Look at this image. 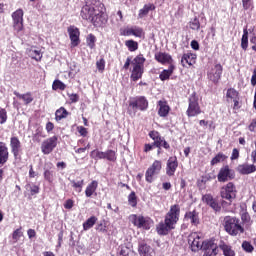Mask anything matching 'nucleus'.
<instances>
[{
	"instance_id": "32",
	"label": "nucleus",
	"mask_w": 256,
	"mask_h": 256,
	"mask_svg": "<svg viewBox=\"0 0 256 256\" xmlns=\"http://www.w3.org/2000/svg\"><path fill=\"white\" fill-rule=\"evenodd\" d=\"M247 47H249V31L247 30V28H244L241 39V48L244 51H247Z\"/></svg>"
},
{
	"instance_id": "8",
	"label": "nucleus",
	"mask_w": 256,
	"mask_h": 256,
	"mask_svg": "<svg viewBox=\"0 0 256 256\" xmlns=\"http://www.w3.org/2000/svg\"><path fill=\"white\" fill-rule=\"evenodd\" d=\"M221 75H223V66L220 63L213 65L207 72V78L215 84L219 83Z\"/></svg>"
},
{
	"instance_id": "41",
	"label": "nucleus",
	"mask_w": 256,
	"mask_h": 256,
	"mask_svg": "<svg viewBox=\"0 0 256 256\" xmlns=\"http://www.w3.org/2000/svg\"><path fill=\"white\" fill-rule=\"evenodd\" d=\"M66 87L67 86L60 80H55L52 85V89L54 91H57V89H60V91H65Z\"/></svg>"
},
{
	"instance_id": "36",
	"label": "nucleus",
	"mask_w": 256,
	"mask_h": 256,
	"mask_svg": "<svg viewBox=\"0 0 256 256\" xmlns=\"http://www.w3.org/2000/svg\"><path fill=\"white\" fill-rule=\"evenodd\" d=\"M220 249L223 251L225 256H235V250L227 244H221Z\"/></svg>"
},
{
	"instance_id": "42",
	"label": "nucleus",
	"mask_w": 256,
	"mask_h": 256,
	"mask_svg": "<svg viewBox=\"0 0 256 256\" xmlns=\"http://www.w3.org/2000/svg\"><path fill=\"white\" fill-rule=\"evenodd\" d=\"M26 191H30V195H37L39 193V186L27 184L25 186Z\"/></svg>"
},
{
	"instance_id": "25",
	"label": "nucleus",
	"mask_w": 256,
	"mask_h": 256,
	"mask_svg": "<svg viewBox=\"0 0 256 256\" xmlns=\"http://www.w3.org/2000/svg\"><path fill=\"white\" fill-rule=\"evenodd\" d=\"M173 229L174 228L170 226L165 220L164 222H160L156 227L158 235H168L169 231Z\"/></svg>"
},
{
	"instance_id": "7",
	"label": "nucleus",
	"mask_w": 256,
	"mask_h": 256,
	"mask_svg": "<svg viewBox=\"0 0 256 256\" xmlns=\"http://www.w3.org/2000/svg\"><path fill=\"white\" fill-rule=\"evenodd\" d=\"M203 238H201V235L197 232H192L188 236V244L190 245L191 251L194 253H197V251H200L203 249Z\"/></svg>"
},
{
	"instance_id": "22",
	"label": "nucleus",
	"mask_w": 256,
	"mask_h": 256,
	"mask_svg": "<svg viewBox=\"0 0 256 256\" xmlns=\"http://www.w3.org/2000/svg\"><path fill=\"white\" fill-rule=\"evenodd\" d=\"M9 161V148L4 142H0V165H5Z\"/></svg>"
},
{
	"instance_id": "54",
	"label": "nucleus",
	"mask_w": 256,
	"mask_h": 256,
	"mask_svg": "<svg viewBox=\"0 0 256 256\" xmlns=\"http://www.w3.org/2000/svg\"><path fill=\"white\" fill-rule=\"evenodd\" d=\"M96 231H99V233H107V226L104 222H101L100 224H97Z\"/></svg>"
},
{
	"instance_id": "31",
	"label": "nucleus",
	"mask_w": 256,
	"mask_h": 256,
	"mask_svg": "<svg viewBox=\"0 0 256 256\" xmlns=\"http://www.w3.org/2000/svg\"><path fill=\"white\" fill-rule=\"evenodd\" d=\"M173 71H175V66L173 65H170L168 67V69L166 70H163L161 73H160V80L161 81H167V79H169V77H171L173 75Z\"/></svg>"
},
{
	"instance_id": "1",
	"label": "nucleus",
	"mask_w": 256,
	"mask_h": 256,
	"mask_svg": "<svg viewBox=\"0 0 256 256\" xmlns=\"http://www.w3.org/2000/svg\"><path fill=\"white\" fill-rule=\"evenodd\" d=\"M81 17L85 21H91L94 27H103L107 23V14L103 12V4L96 0H87L81 9Z\"/></svg>"
},
{
	"instance_id": "40",
	"label": "nucleus",
	"mask_w": 256,
	"mask_h": 256,
	"mask_svg": "<svg viewBox=\"0 0 256 256\" xmlns=\"http://www.w3.org/2000/svg\"><path fill=\"white\" fill-rule=\"evenodd\" d=\"M97 41V38L93 34H89L86 38V43L90 49L95 48V42Z\"/></svg>"
},
{
	"instance_id": "34",
	"label": "nucleus",
	"mask_w": 256,
	"mask_h": 256,
	"mask_svg": "<svg viewBox=\"0 0 256 256\" xmlns=\"http://www.w3.org/2000/svg\"><path fill=\"white\" fill-rule=\"evenodd\" d=\"M29 56L35 61H41V59H43V54L41 53V50H37L35 48L29 50Z\"/></svg>"
},
{
	"instance_id": "2",
	"label": "nucleus",
	"mask_w": 256,
	"mask_h": 256,
	"mask_svg": "<svg viewBox=\"0 0 256 256\" xmlns=\"http://www.w3.org/2000/svg\"><path fill=\"white\" fill-rule=\"evenodd\" d=\"M224 229L232 237H237L240 233H245V228L241 225V220L235 216L224 217Z\"/></svg>"
},
{
	"instance_id": "11",
	"label": "nucleus",
	"mask_w": 256,
	"mask_h": 256,
	"mask_svg": "<svg viewBox=\"0 0 256 256\" xmlns=\"http://www.w3.org/2000/svg\"><path fill=\"white\" fill-rule=\"evenodd\" d=\"M235 179V171L231 170L229 166L222 167L217 175L219 183H227V181H233Z\"/></svg>"
},
{
	"instance_id": "61",
	"label": "nucleus",
	"mask_w": 256,
	"mask_h": 256,
	"mask_svg": "<svg viewBox=\"0 0 256 256\" xmlns=\"http://www.w3.org/2000/svg\"><path fill=\"white\" fill-rule=\"evenodd\" d=\"M149 137H151L155 141L158 137H161V135L157 131H151L149 133Z\"/></svg>"
},
{
	"instance_id": "43",
	"label": "nucleus",
	"mask_w": 256,
	"mask_h": 256,
	"mask_svg": "<svg viewBox=\"0 0 256 256\" xmlns=\"http://www.w3.org/2000/svg\"><path fill=\"white\" fill-rule=\"evenodd\" d=\"M242 249L246 252V253H253V251L255 250V248L253 247V245L251 244V242L248 241H244L242 243Z\"/></svg>"
},
{
	"instance_id": "53",
	"label": "nucleus",
	"mask_w": 256,
	"mask_h": 256,
	"mask_svg": "<svg viewBox=\"0 0 256 256\" xmlns=\"http://www.w3.org/2000/svg\"><path fill=\"white\" fill-rule=\"evenodd\" d=\"M44 179H46V181H48L49 183H53V171L45 170Z\"/></svg>"
},
{
	"instance_id": "21",
	"label": "nucleus",
	"mask_w": 256,
	"mask_h": 256,
	"mask_svg": "<svg viewBox=\"0 0 256 256\" xmlns=\"http://www.w3.org/2000/svg\"><path fill=\"white\" fill-rule=\"evenodd\" d=\"M124 35H127V36L133 35L134 37H138L139 39H141V37L145 35V32H143V28L139 26H133L131 28H126L124 30Z\"/></svg>"
},
{
	"instance_id": "56",
	"label": "nucleus",
	"mask_w": 256,
	"mask_h": 256,
	"mask_svg": "<svg viewBox=\"0 0 256 256\" xmlns=\"http://www.w3.org/2000/svg\"><path fill=\"white\" fill-rule=\"evenodd\" d=\"M164 139L165 138L158 136L152 144H154V147H162Z\"/></svg>"
},
{
	"instance_id": "17",
	"label": "nucleus",
	"mask_w": 256,
	"mask_h": 256,
	"mask_svg": "<svg viewBox=\"0 0 256 256\" xmlns=\"http://www.w3.org/2000/svg\"><path fill=\"white\" fill-rule=\"evenodd\" d=\"M177 167H179V162L177 161V157H170L167 161L166 166V174L168 177H173L175 172L177 171Z\"/></svg>"
},
{
	"instance_id": "27",
	"label": "nucleus",
	"mask_w": 256,
	"mask_h": 256,
	"mask_svg": "<svg viewBox=\"0 0 256 256\" xmlns=\"http://www.w3.org/2000/svg\"><path fill=\"white\" fill-rule=\"evenodd\" d=\"M139 254L141 256H152L153 255V248L151 246L141 243L138 248Z\"/></svg>"
},
{
	"instance_id": "59",
	"label": "nucleus",
	"mask_w": 256,
	"mask_h": 256,
	"mask_svg": "<svg viewBox=\"0 0 256 256\" xmlns=\"http://www.w3.org/2000/svg\"><path fill=\"white\" fill-rule=\"evenodd\" d=\"M77 129L82 137H87V133H88L87 128H85L83 126H78Z\"/></svg>"
},
{
	"instance_id": "4",
	"label": "nucleus",
	"mask_w": 256,
	"mask_h": 256,
	"mask_svg": "<svg viewBox=\"0 0 256 256\" xmlns=\"http://www.w3.org/2000/svg\"><path fill=\"white\" fill-rule=\"evenodd\" d=\"M147 107H149V101L145 96H136L129 101L130 115H135L137 111H147Z\"/></svg>"
},
{
	"instance_id": "63",
	"label": "nucleus",
	"mask_w": 256,
	"mask_h": 256,
	"mask_svg": "<svg viewBox=\"0 0 256 256\" xmlns=\"http://www.w3.org/2000/svg\"><path fill=\"white\" fill-rule=\"evenodd\" d=\"M251 85L253 87H255V85H256V68L253 70V74H252V77H251Z\"/></svg>"
},
{
	"instance_id": "51",
	"label": "nucleus",
	"mask_w": 256,
	"mask_h": 256,
	"mask_svg": "<svg viewBox=\"0 0 256 256\" xmlns=\"http://www.w3.org/2000/svg\"><path fill=\"white\" fill-rule=\"evenodd\" d=\"M105 159H107L108 161H116L117 156L115 155V151L113 150L106 151Z\"/></svg>"
},
{
	"instance_id": "5",
	"label": "nucleus",
	"mask_w": 256,
	"mask_h": 256,
	"mask_svg": "<svg viewBox=\"0 0 256 256\" xmlns=\"http://www.w3.org/2000/svg\"><path fill=\"white\" fill-rule=\"evenodd\" d=\"M180 215H181V206H179V204H174L170 207V210L166 214L164 221L170 227L175 229V225H177Z\"/></svg>"
},
{
	"instance_id": "62",
	"label": "nucleus",
	"mask_w": 256,
	"mask_h": 256,
	"mask_svg": "<svg viewBox=\"0 0 256 256\" xmlns=\"http://www.w3.org/2000/svg\"><path fill=\"white\" fill-rule=\"evenodd\" d=\"M131 63H133V60L131 59V57H128V58L126 59V62H125V64H124V66H123V69H125V70L129 69Z\"/></svg>"
},
{
	"instance_id": "30",
	"label": "nucleus",
	"mask_w": 256,
	"mask_h": 256,
	"mask_svg": "<svg viewBox=\"0 0 256 256\" xmlns=\"http://www.w3.org/2000/svg\"><path fill=\"white\" fill-rule=\"evenodd\" d=\"M99 183L95 180H93L87 187L85 190V195L86 197H92L93 193H95L97 191V187H98Z\"/></svg>"
},
{
	"instance_id": "28",
	"label": "nucleus",
	"mask_w": 256,
	"mask_h": 256,
	"mask_svg": "<svg viewBox=\"0 0 256 256\" xmlns=\"http://www.w3.org/2000/svg\"><path fill=\"white\" fill-rule=\"evenodd\" d=\"M14 95L18 97V99H22L24 101L25 105H29V103H33V95L31 92H27L25 94H20L17 91H14Z\"/></svg>"
},
{
	"instance_id": "52",
	"label": "nucleus",
	"mask_w": 256,
	"mask_h": 256,
	"mask_svg": "<svg viewBox=\"0 0 256 256\" xmlns=\"http://www.w3.org/2000/svg\"><path fill=\"white\" fill-rule=\"evenodd\" d=\"M7 123V110L0 108V124Z\"/></svg>"
},
{
	"instance_id": "38",
	"label": "nucleus",
	"mask_w": 256,
	"mask_h": 256,
	"mask_svg": "<svg viewBox=\"0 0 256 256\" xmlns=\"http://www.w3.org/2000/svg\"><path fill=\"white\" fill-rule=\"evenodd\" d=\"M126 47L128 48V51H137V49H139V43H137L134 40H127L125 42Z\"/></svg>"
},
{
	"instance_id": "60",
	"label": "nucleus",
	"mask_w": 256,
	"mask_h": 256,
	"mask_svg": "<svg viewBox=\"0 0 256 256\" xmlns=\"http://www.w3.org/2000/svg\"><path fill=\"white\" fill-rule=\"evenodd\" d=\"M235 159H239V150L237 148H234L232 150L231 160L235 161Z\"/></svg>"
},
{
	"instance_id": "23",
	"label": "nucleus",
	"mask_w": 256,
	"mask_h": 256,
	"mask_svg": "<svg viewBox=\"0 0 256 256\" xmlns=\"http://www.w3.org/2000/svg\"><path fill=\"white\" fill-rule=\"evenodd\" d=\"M10 147L15 159H17V157H19V151H21V141H19V138L12 137L10 140Z\"/></svg>"
},
{
	"instance_id": "6",
	"label": "nucleus",
	"mask_w": 256,
	"mask_h": 256,
	"mask_svg": "<svg viewBox=\"0 0 256 256\" xmlns=\"http://www.w3.org/2000/svg\"><path fill=\"white\" fill-rule=\"evenodd\" d=\"M188 117H197L201 113V107L199 106V98L196 93H192L189 97V106L186 111Z\"/></svg>"
},
{
	"instance_id": "26",
	"label": "nucleus",
	"mask_w": 256,
	"mask_h": 256,
	"mask_svg": "<svg viewBox=\"0 0 256 256\" xmlns=\"http://www.w3.org/2000/svg\"><path fill=\"white\" fill-rule=\"evenodd\" d=\"M158 115L160 117H167L169 115V111L171 110V108L169 107V105H167L166 101L160 100L158 102Z\"/></svg>"
},
{
	"instance_id": "19",
	"label": "nucleus",
	"mask_w": 256,
	"mask_h": 256,
	"mask_svg": "<svg viewBox=\"0 0 256 256\" xmlns=\"http://www.w3.org/2000/svg\"><path fill=\"white\" fill-rule=\"evenodd\" d=\"M184 219L185 221H189L194 227H197V225L201 223V221L199 220V212H197V210L186 212Z\"/></svg>"
},
{
	"instance_id": "3",
	"label": "nucleus",
	"mask_w": 256,
	"mask_h": 256,
	"mask_svg": "<svg viewBox=\"0 0 256 256\" xmlns=\"http://www.w3.org/2000/svg\"><path fill=\"white\" fill-rule=\"evenodd\" d=\"M145 61H147V59L143 57V54H139L132 60V70L130 76L132 81H139V79L143 77V73L145 71Z\"/></svg>"
},
{
	"instance_id": "55",
	"label": "nucleus",
	"mask_w": 256,
	"mask_h": 256,
	"mask_svg": "<svg viewBox=\"0 0 256 256\" xmlns=\"http://www.w3.org/2000/svg\"><path fill=\"white\" fill-rule=\"evenodd\" d=\"M21 235H23L21 229H16L12 234V239H14V241H19V239H21Z\"/></svg>"
},
{
	"instance_id": "16",
	"label": "nucleus",
	"mask_w": 256,
	"mask_h": 256,
	"mask_svg": "<svg viewBox=\"0 0 256 256\" xmlns=\"http://www.w3.org/2000/svg\"><path fill=\"white\" fill-rule=\"evenodd\" d=\"M68 35L70 37L72 47H77L81 41L79 40V28L75 26L68 27Z\"/></svg>"
},
{
	"instance_id": "9",
	"label": "nucleus",
	"mask_w": 256,
	"mask_h": 256,
	"mask_svg": "<svg viewBox=\"0 0 256 256\" xmlns=\"http://www.w3.org/2000/svg\"><path fill=\"white\" fill-rule=\"evenodd\" d=\"M220 195L222 199H227V201H231V199H235L237 197V188L233 182H229L224 185L220 190Z\"/></svg>"
},
{
	"instance_id": "50",
	"label": "nucleus",
	"mask_w": 256,
	"mask_h": 256,
	"mask_svg": "<svg viewBox=\"0 0 256 256\" xmlns=\"http://www.w3.org/2000/svg\"><path fill=\"white\" fill-rule=\"evenodd\" d=\"M96 67L99 73H103L105 71V59L101 58L96 62Z\"/></svg>"
},
{
	"instance_id": "45",
	"label": "nucleus",
	"mask_w": 256,
	"mask_h": 256,
	"mask_svg": "<svg viewBox=\"0 0 256 256\" xmlns=\"http://www.w3.org/2000/svg\"><path fill=\"white\" fill-rule=\"evenodd\" d=\"M128 202L131 207H137V196L135 195V192H131L128 196Z\"/></svg>"
},
{
	"instance_id": "29",
	"label": "nucleus",
	"mask_w": 256,
	"mask_h": 256,
	"mask_svg": "<svg viewBox=\"0 0 256 256\" xmlns=\"http://www.w3.org/2000/svg\"><path fill=\"white\" fill-rule=\"evenodd\" d=\"M149 11H155V5L145 4L144 7L139 10L138 18L143 19V17H147V15H149Z\"/></svg>"
},
{
	"instance_id": "37",
	"label": "nucleus",
	"mask_w": 256,
	"mask_h": 256,
	"mask_svg": "<svg viewBox=\"0 0 256 256\" xmlns=\"http://www.w3.org/2000/svg\"><path fill=\"white\" fill-rule=\"evenodd\" d=\"M189 28L192 29V31H199L201 29V22H199V18L194 17L189 22Z\"/></svg>"
},
{
	"instance_id": "47",
	"label": "nucleus",
	"mask_w": 256,
	"mask_h": 256,
	"mask_svg": "<svg viewBox=\"0 0 256 256\" xmlns=\"http://www.w3.org/2000/svg\"><path fill=\"white\" fill-rule=\"evenodd\" d=\"M221 161H225V155L219 153L211 160V165H217V163H221Z\"/></svg>"
},
{
	"instance_id": "49",
	"label": "nucleus",
	"mask_w": 256,
	"mask_h": 256,
	"mask_svg": "<svg viewBox=\"0 0 256 256\" xmlns=\"http://www.w3.org/2000/svg\"><path fill=\"white\" fill-rule=\"evenodd\" d=\"M118 253L120 256H129V253H131V250L126 246H120L118 248Z\"/></svg>"
},
{
	"instance_id": "13",
	"label": "nucleus",
	"mask_w": 256,
	"mask_h": 256,
	"mask_svg": "<svg viewBox=\"0 0 256 256\" xmlns=\"http://www.w3.org/2000/svg\"><path fill=\"white\" fill-rule=\"evenodd\" d=\"M202 247L201 251H204L203 256H217V253H219L217 244L213 240H205Z\"/></svg>"
},
{
	"instance_id": "64",
	"label": "nucleus",
	"mask_w": 256,
	"mask_h": 256,
	"mask_svg": "<svg viewBox=\"0 0 256 256\" xmlns=\"http://www.w3.org/2000/svg\"><path fill=\"white\" fill-rule=\"evenodd\" d=\"M252 163L256 164V142H255V150L251 152Z\"/></svg>"
},
{
	"instance_id": "14",
	"label": "nucleus",
	"mask_w": 256,
	"mask_h": 256,
	"mask_svg": "<svg viewBox=\"0 0 256 256\" xmlns=\"http://www.w3.org/2000/svg\"><path fill=\"white\" fill-rule=\"evenodd\" d=\"M134 225L138 227V229H151V226L153 225V220L149 217L144 216H134Z\"/></svg>"
},
{
	"instance_id": "35",
	"label": "nucleus",
	"mask_w": 256,
	"mask_h": 256,
	"mask_svg": "<svg viewBox=\"0 0 256 256\" xmlns=\"http://www.w3.org/2000/svg\"><path fill=\"white\" fill-rule=\"evenodd\" d=\"M95 223H97V217L91 216L90 218H88L86 222L83 223L84 231H89V229H91V227H93Z\"/></svg>"
},
{
	"instance_id": "10",
	"label": "nucleus",
	"mask_w": 256,
	"mask_h": 256,
	"mask_svg": "<svg viewBox=\"0 0 256 256\" xmlns=\"http://www.w3.org/2000/svg\"><path fill=\"white\" fill-rule=\"evenodd\" d=\"M162 162L159 160H155L153 162V164L147 169L146 173H145V178L147 183H153V177H155V175H159V173H161V169H162Z\"/></svg>"
},
{
	"instance_id": "24",
	"label": "nucleus",
	"mask_w": 256,
	"mask_h": 256,
	"mask_svg": "<svg viewBox=\"0 0 256 256\" xmlns=\"http://www.w3.org/2000/svg\"><path fill=\"white\" fill-rule=\"evenodd\" d=\"M196 59H197V55L193 53H186V54H183L181 58V64L183 67H187V65L191 67V65H195Z\"/></svg>"
},
{
	"instance_id": "44",
	"label": "nucleus",
	"mask_w": 256,
	"mask_h": 256,
	"mask_svg": "<svg viewBox=\"0 0 256 256\" xmlns=\"http://www.w3.org/2000/svg\"><path fill=\"white\" fill-rule=\"evenodd\" d=\"M226 97L228 99H237V97H239V92H237V90L233 89V88H230L227 90V94H226Z\"/></svg>"
},
{
	"instance_id": "18",
	"label": "nucleus",
	"mask_w": 256,
	"mask_h": 256,
	"mask_svg": "<svg viewBox=\"0 0 256 256\" xmlns=\"http://www.w3.org/2000/svg\"><path fill=\"white\" fill-rule=\"evenodd\" d=\"M236 171H238L240 175H251V173H255L256 166L255 164L244 163V164L238 165V167L236 168Z\"/></svg>"
},
{
	"instance_id": "33",
	"label": "nucleus",
	"mask_w": 256,
	"mask_h": 256,
	"mask_svg": "<svg viewBox=\"0 0 256 256\" xmlns=\"http://www.w3.org/2000/svg\"><path fill=\"white\" fill-rule=\"evenodd\" d=\"M69 115V112H67V109L64 107L59 108L55 112V119L56 121H61V119H66V117Z\"/></svg>"
},
{
	"instance_id": "46",
	"label": "nucleus",
	"mask_w": 256,
	"mask_h": 256,
	"mask_svg": "<svg viewBox=\"0 0 256 256\" xmlns=\"http://www.w3.org/2000/svg\"><path fill=\"white\" fill-rule=\"evenodd\" d=\"M215 198H213V195L211 194H205L202 196L203 203H206V205H210L214 202Z\"/></svg>"
},
{
	"instance_id": "15",
	"label": "nucleus",
	"mask_w": 256,
	"mask_h": 256,
	"mask_svg": "<svg viewBox=\"0 0 256 256\" xmlns=\"http://www.w3.org/2000/svg\"><path fill=\"white\" fill-rule=\"evenodd\" d=\"M13 28L19 33L23 31V9H18L12 14Z\"/></svg>"
},
{
	"instance_id": "20",
	"label": "nucleus",
	"mask_w": 256,
	"mask_h": 256,
	"mask_svg": "<svg viewBox=\"0 0 256 256\" xmlns=\"http://www.w3.org/2000/svg\"><path fill=\"white\" fill-rule=\"evenodd\" d=\"M154 57L158 63H161V65H171V63H173V57L166 52H158Z\"/></svg>"
},
{
	"instance_id": "48",
	"label": "nucleus",
	"mask_w": 256,
	"mask_h": 256,
	"mask_svg": "<svg viewBox=\"0 0 256 256\" xmlns=\"http://www.w3.org/2000/svg\"><path fill=\"white\" fill-rule=\"evenodd\" d=\"M71 183H72V187H74V189H79L78 193H81V191L83 189L84 181L80 180V181L76 182L75 180H72Z\"/></svg>"
},
{
	"instance_id": "39",
	"label": "nucleus",
	"mask_w": 256,
	"mask_h": 256,
	"mask_svg": "<svg viewBox=\"0 0 256 256\" xmlns=\"http://www.w3.org/2000/svg\"><path fill=\"white\" fill-rule=\"evenodd\" d=\"M90 157L92 159H105L106 157V152H101L99 150H93L91 153H90Z\"/></svg>"
},
{
	"instance_id": "58",
	"label": "nucleus",
	"mask_w": 256,
	"mask_h": 256,
	"mask_svg": "<svg viewBox=\"0 0 256 256\" xmlns=\"http://www.w3.org/2000/svg\"><path fill=\"white\" fill-rule=\"evenodd\" d=\"M74 204H75V202L72 199H68V200L65 201L64 207L66 209H73Z\"/></svg>"
},
{
	"instance_id": "12",
	"label": "nucleus",
	"mask_w": 256,
	"mask_h": 256,
	"mask_svg": "<svg viewBox=\"0 0 256 256\" xmlns=\"http://www.w3.org/2000/svg\"><path fill=\"white\" fill-rule=\"evenodd\" d=\"M57 136L50 137L42 142L41 151L44 155H49L53 153V149L57 147Z\"/></svg>"
},
{
	"instance_id": "57",
	"label": "nucleus",
	"mask_w": 256,
	"mask_h": 256,
	"mask_svg": "<svg viewBox=\"0 0 256 256\" xmlns=\"http://www.w3.org/2000/svg\"><path fill=\"white\" fill-rule=\"evenodd\" d=\"M211 209L214 211H221V205H219V202L215 199L211 204H210Z\"/></svg>"
}]
</instances>
